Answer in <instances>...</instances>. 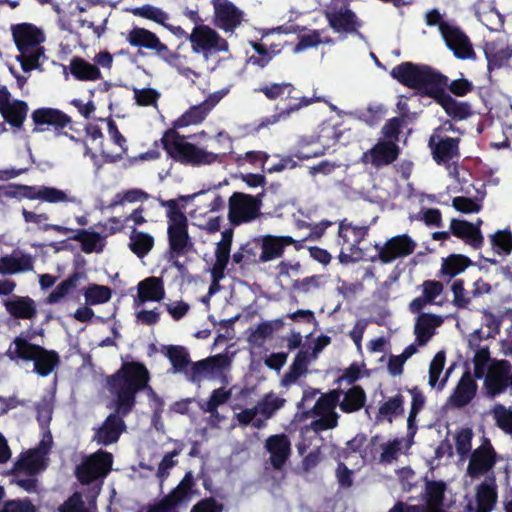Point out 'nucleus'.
<instances>
[{"label":"nucleus","instance_id":"ea45409f","mask_svg":"<svg viewBox=\"0 0 512 512\" xmlns=\"http://www.w3.org/2000/svg\"><path fill=\"white\" fill-rule=\"evenodd\" d=\"M107 128L109 135V139L107 141L113 144V149L103 147L101 154L108 161H116L117 159H120L126 152L127 142L126 139L120 134L113 121H107Z\"/></svg>","mask_w":512,"mask_h":512},{"label":"nucleus","instance_id":"0eeeda50","mask_svg":"<svg viewBox=\"0 0 512 512\" xmlns=\"http://www.w3.org/2000/svg\"><path fill=\"white\" fill-rule=\"evenodd\" d=\"M270 100L290 99L288 105L278 114L263 119L257 126V129L268 127L278 123L281 119H287L292 113L299 109L309 106L312 101L306 97H300L294 86L289 82L269 83L258 89Z\"/></svg>","mask_w":512,"mask_h":512},{"label":"nucleus","instance_id":"423d86ee","mask_svg":"<svg viewBox=\"0 0 512 512\" xmlns=\"http://www.w3.org/2000/svg\"><path fill=\"white\" fill-rule=\"evenodd\" d=\"M164 281L160 277L150 276L138 282L136 295L133 297L135 319L144 325H154L160 320L158 307L148 309V303H160L165 299Z\"/></svg>","mask_w":512,"mask_h":512},{"label":"nucleus","instance_id":"4468645a","mask_svg":"<svg viewBox=\"0 0 512 512\" xmlns=\"http://www.w3.org/2000/svg\"><path fill=\"white\" fill-rule=\"evenodd\" d=\"M366 236V228L353 226L350 223H341L339 226V237L342 239L339 261L347 264L357 261L362 254L358 247L359 243Z\"/></svg>","mask_w":512,"mask_h":512},{"label":"nucleus","instance_id":"f3484780","mask_svg":"<svg viewBox=\"0 0 512 512\" xmlns=\"http://www.w3.org/2000/svg\"><path fill=\"white\" fill-rule=\"evenodd\" d=\"M189 40L193 51L205 55L226 51L228 48L227 42L214 29L206 25L196 26L189 34Z\"/></svg>","mask_w":512,"mask_h":512},{"label":"nucleus","instance_id":"e433bc0d","mask_svg":"<svg viewBox=\"0 0 512 512\" xmlns=\"http://www.w3.org/2000/svg\"><path fill=\"white\" fill-rule=\"evenodd\" d=\"M101 490V484L96 483L91 491V494L87 496L86 501L82 499V496L75 493L68 501L60 506V512H96L95 499Z\"/></svg>","mask_w":512,"mask_h":512},{"label":"nucleus","instance_id":"4be33fe9","mask_svg":"<svg viewBox=\"0 0 512 512\" xmlns=\"http://www.w3.org/2000/svg\"><path fill=\"white\" fill-rule=\"evenodd\" d=\"M28 105L15 99L5 86H0V113L14 127H21L26 119Z\"/></svg>","mask_w":512,"mask_h":512},{"label":"nucleus","instance_id":"39448f33","mask_svg":"<svg viewBox=\"0 0 512 512\" xmlns=\"http://www.w3.org/2000/svg\"><path fill=\"white\" fill-rule=\"evenodd\" d=\"M11 32L19 51L17 59L24 72L37 69L45 59V49L42 46L46 36L44 31L31 23H19L11 26Z\"/></svg>","mask_w":512,"mask_h":512},{"label":"nucleus","instance_id":"79ce46f5","mask_svg":"<svg viewBox=\"0 0 512 512\" xmlns=\"http://www.w3.org/2000/svg\"><path fill=\"white\" fill-rule=\"evenodd\" d=\"M445 360H446L445 353L443 351H439L434 356V358L432 359V361L429 365L428 383L432 388L438 387L439 390H442L448 380V377L451 373V368H449L443 374Z\"/></svg>","mask_w":512,"mask_h":512},{"label":"nucleus","instance_id":"9d476101","mask_svg":"<svg viewBox=\"0 0 512 512\" xmlns=\"http://www.w3.org/2000/svg\"><path fill=\"white\" fill-rule=\"evenodd\" d=\"M163 143L167 152L175 159L191 165H206L217 160L218 155L187 142L174 132L166 133Z\"/></svg>","mask_w":512,"mask_h":512},{"label":"nucleus","instance_id":"b1692460","mask_svg":"<svg viewBox=\"0 0 512 512\" xmlns=\"http://www.w3.org/2000/svg\"><path fill=\"white\" fill-rule=\"evenodd\" d=\"M26 196L31 200H40L49 204H81V200L76 195L52 186L29 187Z\"/></svg>","mask_w":512,"mask_h":512},{"label":"nucleus","instance_id":"0e129e2a","mask_svg":"<svg viewBox=\"0 0 512 512\" xmlns=\"http://www.w3.org/2000/svg\"><path fill=\"white\" fill-rule=\"evenodd\" d=\"M473 432L469 428L460 429L454 436L455 448L457 453L466 457L472 448Z\"/></svg>","mask_w":512,"mask_h":512},{"label":"nucleus","instance_id":"c756f323","mask_svg":"<svg viewBox=\"0 0 512 512\" xmlns=\"http://www.w3.org/2000/svg\"><path fill=\"white\" fill-rule=\"evenodd\" d=\"M265 449L274 469H281L291 453V442L285 434H276L267 438Z\"/></svg>","mask_w":512,"mask_h":512},{"label":"nucleus","instance_id":"bf43d9fd","mask_svg":"<svg viewBox=\"0 0 512 512\" xmlns=\"http://www.w3.org/2000/svg\"><path fill=\"white\" fill-rule=\"evenodd\" d=\"M417 352L416 344L407 346L400 355L391 356L388 362V371L390 374L396 376L400 375L403 371L404 363Z\"/></svg>","mask_w":512,"mask_h":512},{"label":"nucleus","instance_id":"a18cd8bd","mask_svg":"<svg viewBox=\"0 0 512 512\" xmlns=\"http://www.w3.org/2000/svg\"><path fill=\"white\" fill-rule=\"evenodd\" d=\"M33 268L32 258L28 255L13 254L0 260V273L16 274L30 271Z\"/></svg>","mask_w":512,"mask_h":512},{"label":"nucleus","instance_id":"20e7f679","mask_svg":"<svg viewBox=\"0 0 512 512\" xmlns=\"http://www.w3.org/2000/svg\"><path fill=\"white\" fill-rule=\"evenodd\" d=\"M205 194L204 192H198L181 196L178 199L158 200L159 204L167 209V235L171 258L185 255L192 247L188 234V220L183 213L185 206L181 205L180 202H190Z\"/></svg>","mask_w":512,"mask_h":512},{"label":"nucleus","instance_id":"de8ad7c7","mask_svg":"<svg viewBox=\"0 0 512 512\" xmlns=\"http://www.w3.org/2000/svg\"><path fill=\"white\" fill-rule=\"evenodd\" d=\"M85 304L96 306L105 304L112 298V290L108 286L91 283L82 289Z\"/></svg>","mask_w":512,"mask_h":512},{"label":"nucleus","instance_id":"aec40b11","mask_svg":"<svg viewBox=\"0 0 512 512\" xmlns=\"http://www.w3.org/2000/svg\"><path fill=\"white\" fill-rule=\"evenodd\" d=\"M511 364L506 360L492 361L485 371V387L490 395L503 392L510 383Z\"/></svg>","mask_w":512,"mask_h":512},{"label":"nucleus","instance_id":"72a5a7b5","mask_svg":"<svg viewBox=\"0 0 512 512\" xmlns=\"http://www.w3.org/2000/svg\"><path fill=\"white\" fill-rule=\"evenodd\" d=\"M497 499L494 480L483 482L477 489L475 502H469L467 512H491Z\"/></svg>","mask_w":512,"mask_h":512},{"label":"nucleus","instance_id":"5701e85b","mask_svg":"<svg viewBox=\"0 0 512 512\" xmlns=\"http://www.w3.org/2000/svg\"><path fill=\"white\" fill-rule=\"evenodd\" d=\"M495 464V451L486 438L482 439L481 444L472 452L467 467V474L476 477L488 473Z\"/></svg>","mask_w":512,"mask_h":512},{"label":"nucleus","instance_id":"473e14b6","mask_svg":"<svg viewBox=\"0 0 512 512\" xmlns=\"http://www.w3.org/2000/svg\"><path fill=\"white\" fill-rule=\"evenodd\" d=\"M443 323V318L438 315L422 313L415 321L414 335L417 348L426 345Z\"/></svg>","mask_w":512,"mask_h":512},{"label":"nucleus","instance_id":"c9c22d12","mask_svg":"<svg viewBox=\"0 0 512 512\" xmlns=\"http://www.w3.org/2000/svg\"><path fill=\"white\" fill-rule=\"evenodd\" d=\"M476 391V382L472 375L469 372H466L461 377L453 394L449 397V403L455 407H463L474 398Z\"/></svg>","mask_w":512,"mask_h":512},{"label":"nucleus","instance_id":"393cba45","mask_svg":"<svg viewBox=\"0 0 512 512\" xmlns=\"http://www.w3.org/2000/svg\"><path fill=\"white\" fill-rule=\"evenodd\" d=\"M445 485L440 482L427 484V503L422 507L406 506L403 503L396 504L389 512H444L442 509V498Z\"/></svg>","mask_w":512,"mask_h":512},{"label":"nucleus","instance_id":"37998d69","mask_svg":"<svg viewBox=\"0 0 512 512\" xmlns=\"http://www.w3.org/2000/svg\"><path fill=\"white\" fill-rule=\"evenodd\" d=\"M71 74L79 81H97L102 74L95 64H91L82 58H74L69 64Z\"/></svg>","mask_w":512,"mask_h":512},{"label":"nucleus","instance_id":"412c9836","mask_svg":"<svg viewBox=\"0 0 512 512\" xmlns=\"http://www.w3.org/2000/svg\"><path fill=\"white\" fill-rule=\"evenodd\" d=\"M214 23L225 32H233L243 21V12L229 0H212Z\"/></svg>","mask_w":512,"mask_h":512},{"label":"nucleus","instance_id":"052dcab7","mask_svg":"<svg viewBox=\"0 0 512 512\" xmlns=\"http://www.w3.org/2000/svg\"><path fill=\"white\" fill-rule=\"evenodd\" d=\"M491 243L499 255L507 256L512 251V235L507 230L497 231L491 236Z\"/></svg>","mask_w":512,"mask_h":512},{"label":"nucleus","instance_id":"f03ea898","mask_svg":"<svg viewBox=\"0 0 512 512\" xmlns=\"http://www.w3.org/2000/svg\"><path fill=\"white\" fill-rule=\"evenodd\" d=\"M366 400L364 390L359 386H353L345 392L333 390L322 395L314 405L311 428L315 432H322L333 429L338 424V414L335 411L339 403L340 409L345 413H352L360 410Z\"/></svg>","mask_w":512,"mask_h":512},{"label":"nucleus","instance_id":"6e6d98bb","mask_svg":"<svg viewBox=\"0 0 512 512\" xmlns=\"http://www.w3.org/2000/svg\"><path fill=\"white\" fill-rule=\"evenodd\" d=\"M322 43L329 44L332 43V41L326 35H324V31L313 30L307 34H304L300 38L299 43L294 48V52L299 53L305 49L315 47Z\"/></svg>","mask_w":512,"mask_h":512},{"label":"nucleus","instance_id":"e2e57ef3","mask_svg":"<svg viewBox=\"0 0 512 512\" xmlns=\"http://www.w3.org/2000/svg\"><path fill=\"white\" fill-rule=\"evenodd\" d=\"M134 14L154 21L162 26H166V22L169 20V15L166 12L151 5H144L136 8L134 10Z\"/></svg>","mask_w":512,"mask_h":512},{"label":"nucleus","instance_id":"7ed1b4c3","mask_svg":"<svg viewBox=\"0 0 512 512\" xmlns=\"http://www.w3.org/2000/svg\"><path fill=\"white\" fill-rule=\"evenodd\" d=\"M149 373L140 363H125L108 379L117 414L126 415L134 405L135 395L147 386Z\"/></svg>","mask_w":512,"mask_h":512},{"label":"nucleus","instance_id":"774afa93","mask_svg":"<svg viewBox=\"0 0 512 512\" xmlns=\"http://www.w3.org/2000/svg\"><path fill=\"white\" fill-rule=\"evenodd\" d=\"M494 417L498 426L506 433L512 434V411L503 406L494 409Z\"/></svg>","mask_w":512,"mask_h":512},{"label":"nucleus","instance_id":"6e6552de","mask_svg":"<svg viewBox=\"0 0 512 512\" xmlns=\"http://www.w3.org/2000/svg\"><path fill=\"white\" fill-rule=\"evenodd\" d=\"M49 440H43L38 448L30 449L21 456L15 463V483L27 492L36 490V473L42 471L46 466V454L49 450Z\"/></svg>","mask_w":512,"mask_h":512},{"label":"nucleus","instance_id":"ddd939ff","mask_svg":"<svg viewBox=\"0 0 512 512\" xmlns=\"http://www.w3.org/2000/svg\"><path fill=\"white\" fill-rule=\"evenodd\" d=\"M230 368V360L226 355H216L194 363L187 372L188 378L193 382L220 379L226 381V372Z\"/></svg>","mask_w":512,"mask_h":512},{"label":"nucleus","instance_id":"4d7b16f0","mask_svg":"<svg viewBox=\"0 0 512 512\" xmlns=\"http://www.w3.org/2000/svg\"><path fill=\"white\" fill-rule=\"evenodd\" d=\"M469 259L463 255H451L443 260L442 272L454 277L462 273L469 265Z\"/></svg>","mask_w":512,"mask_h":512},{"label":"nucleus","instance_id":"dca6fc26","mask_svg":"<svg viewBox=\"0 0 512 512\" xmlns=\"http://www.w3.org/2000/svg\"><path fill=\"white\" fill-rule=\"evenodd\" d=\"M112 455L98 451L86 458L76 470V475L82 484H89L98 478L105 477L111 469Z\"/></svg>","mask_w":512,"mask_h":512},{"label":"nucleus","instance_id":"69168bd1","mask_svg":"<svg viewBox=\"0 0 512 512\" xmlns=\"http://www.w3.org/2000/svg\"><path fill=\"white\" fill-rule=\"evenodd\" d=\"M490 354L487 348H481L478 350L473 358L474 363V373L477 378H483L485 375V371L487 370V365L490 363Z\"/></svg>","mask_w":512,"mask_h":512},{"label":"nucleus","instance_id":"09e8293b","mask_svg":"<svg viewBox=\"0 0 512 512\" xmlns=\"http://www.w3.org/2000/svg\"><path fill=\"white\" fill-rule=\"evenodd\" d=\"M149 198L150 196L140 189L122 191L114 196L110 208L114 213H117L119 209H124L128 203H143Z\"/></svg>","mask_w":512,"mask_h":512},{"label":"nucleus","instance_id":"7c9ffc66","mask_svg":"<svg viewBox=\"0 0 512 512\" xmlns=\"http://www.w3.org/2000/svg\"><path fill=\"white\" fill-rule=\"evenodd\" d=\"M258 242L261 247L259 261L265 263L280 258L284 248L296 241L290 236L264 235L258 239Z\"/></svg>","mask_w":512,"mask_h":512},{"label":"nucleus","instance_id":"f704fd0d","mask_svg":"<svg viewBox=\"0 0 512 512\" xmlns=\"http://www.w3.org/2000/svg\"><path fill=\"white\" fill-rule=\"evenodd\" d=\"M429 144L433 151L434 159L438 163L449 161L458 154L457 139L450 137L442 138L439 134L435 132L430 137Z\"/></svg>","mask_w":512,"mask_h":512},{"label":"nucleus","instance_id":"338daca9","mask_svg":"<svg viewBox=\"0 0 512 512\" xmlns=\"http://www.w3.org/2000/svg\"><path fill=\"white\" fill-rule=\"evenodd\" d=\"M75 287V278L62 281L48 296L50 304L60 302Z\"/></svg>","mask_w":512,"mask_h":512},{"label":"nucleus","instance_id":"a19ab883","mask_svg":"<svg viewBox=\"0 0 512 512\" xmlns=\"http://www.w3.org/2000/svg\"><path fill=\"white\" fill-rule=\"evenodd\" d=\"M123 427L124 423L117 415H110L97 431L95 440L103 445L114 443L118 440Z\"/></svg>","mask_w":512,"mask_h":512},{"label":"nucleus","instance_id":"c85d7f7f","mask_svg":"<svg viewBox=\"0 0 512 512\" xmlns=\"http://www.w3.org/2000/svg\"><path fill=\"white\" fill-rule=\"evenodd\" d=\"M398 154L399 148L393 141H380L370 150L363 153L362 161L374 167H381L392 163Z\"/></svg>","mask_w":512,"mask_h":512},{"label":"nucleus","instance_id":"6ab92c4d","mask_svg":"<svg viewBox=\"0 0 512 512\" xmlns=\"http://www.w3.org/2000/svg\"><path fill=\"white\" fill-rule=\"evenodd\" d=\"M260 210V201L253 196L234 193L229 200V217L233 223L248 222Z\"/></svg>","mask_w":512,"mask_h":512},{"label":"nucleus","instance_id":"864d4df0","mask_svg":"<svg viewBox=\"0 0 512 512\" xmlns=\"http://www.w3.org/2000/svg\"><path fill=\"white\" fill-rule=\"evenodd\" d=\"M208 112L209 107H206L203 103L193 106L175 121V126L181 128L198 124L206 117Z\"/></svg>","mask_w":512,"mask_h":512},{"label":"nucleus","instance_id":"a878e982","mask_svg":"<svg viewBox=\"0 0 512 512\" xmlns=\"http://www.w3.org/2000/svg\"><path fill=\"white\" fill-rule=\"evenodd\" d=\"M416 243L406 234L389 239L379 250L383 263H390L397 258L409 256L414 252Z\"/></svg>","mask_w":512,"mask_h":512},{"label":"nucleus","instance_id":"603ef678","mask_svg":"<svg viewBox=\"0 0 512 512\" xmlns=\"http://www.w3.org/2000/svg\"><path fill=\"white\" fill-rule=\"evenodd\" d=\"M410 448V443L404 438L394 439L382 445L380 461L391 463Z\"/></svg>","mask_w":512,"mask_h":512},{"label":"nucleus","instance_id":"a211bd4d","mask_svg":"<svg viewBox=\"0 0 512 512\" xmlns=\"http://www.w3.org/2000/svg\"><path fill=\"white\" fill-rule=\"evenodd\" d=\"M126 41L133 47L146 48L154 50L157 55L165 61L170 62L174 55L168 47L163 44L157 35L150 30L140 27H134L126 33Z\"/></svg>","mask_w":512,"mask_h":512},{"label":"nucleus","instance_id":"f8f14e48","mask_svg":"<svg viewBox=\"0 0 512 512\" xmlns=\"http://www.w3.org/2000/svg\"><path fill=\"white\" fill-rule=\"evenodd\" d=\"M284 400L275 394H267L255 407L247 408L235 417L240 425H252L257 429L265 426L266 421L282 407Z\"/></svg>","mask_w":512,"mask_h":512},{"label":"nucleus","instance_id":"9b49d317","mask_svg":"<svg viewBox=\"0 0 512 512\" xmlns=\"http://www.w3.org/2000/svg\"><path fill=\"white\" fill-rule=\"evenodd\" d=\"M427 25H439V31L446 45L460 59H471L475 53L469 38L457 27L442 22L438 11L433 10L426 14Z\"/></svg>","mask_w":512,"mask_h":512},{"label":"nucleus","instance_id":"4c0bfd02","mask_svg":"<svg viewBox=\"0 0 512 512\" xmlns=\"http://www.w3.org/2000/svg\"><path fill=\"white\" fill-rule=\"evenodd\" d=\"M231 243H232V231L225 230L222 233V239L217 244V248H216V252H215L216 261L212 268V275H213L215 282L223 277L224 270H225L228 260H229Z\"/></svg>","mask_w":512,"mask_h":512},{"label":"nucleus","instance_id":"2f4dec72","mask_svg":"<svg viewBox=\"0 0 512 512\" xmlns=\"http://www.w3.org/2000/svg\"><path fill=\"white\" fill-rule=\"evenodd\" d=\"M192 484V476L188 473L170 495L151 505L147 512H178L177 505L186 498Z\"/></svg>","mask_w":512,"mask_h":512},{"label":"nucleus","instance_id":"c03bdc74","mask_svg":"<svg viewBox=\"0 0 512 512\" xmlns=\"http://www.w3.org/2000/svg\"><path fill=\"white\" fill-rule=\"evenodd\" d=\"M7 311L16 318L30 319L36 314L34 301L29 297L14 296L5 301Z\"/></svg>","mask_w":512,"mask_h":512},{"label":"nucleus","instance_id":"3c124183","mask_svg":"<svg viewBox=\"0 0 512 512\" xmlns=\"http://www.w3.org/2000/svg\"><path fill=\"white\" fill-rule=\"evenodd\" d=\"M72 239L81 243L82 250L85 253L100 252L104 247L103 237L96 232L80 230Z\"/></svg>","mask_w":512,"mask_h":512},{"label":"nucleus","instance_id":"13d9d810","mask_svg":"<svg viewBox=\"0 0 512 512\" xmlns=\"http://www.w3.org/2000/svg\"><path fill=\"white\" fill-rule=\"evenodd\" d=\"M404 399L400 394L389 398L379 408V415L389 422L403 411Z\"/></svg>","mask_w":512,"mask_h":512},{"label":"nucleus","instance_id":"f257e3e1","mask_svg":"<svg viewBox=\"0 0 512 512\" xmlns=\"http://www.w3.org/2000/svg\"><path fill=\"white\" fill-rule=\"evenodd\" d=\"M391 75L406 86L436 99L449 115L462 116L458 103L445 93L448 78L431 67L405 62L394 67Z\"/></svg>","mask_w":512,"mask_h":512},{"label":"nucleus","instance_id":"8fccbe9b","mask_svg":"<svg viewBox=\"0 0 512 512\" xmlns=\"http://www.w3.org/2000/svg\"><path fill=\"white\" fill-rule=\"evenodd\" d=\"M154 246V238L152 235L133 230L130 235L129 248L139 258L145 257Z\"/></svg>","mask_w":512,"mask_h":512},{"label":"nucleus","instance_id":"58836bf2","mask_svg":"<svg viewBox=\"0 0 512 512\" xmlns=\"http://www.w3.org/2000/svg\"><path fill=\"white\" fill-rule=\"evenodd\" d=\"M482 220L478 219L475 224L468 223L464 220L454 219L451 221L450 228L452 232L460 238L465 239L469 244L477 247L483 241L480 232Z\"/></svg>","mask_w":512,"mask_h":512},{"label":"nucleus","instance_id":"2eb2a0df","mask_svg":"<svg viewBox=\"0 0 512 512\" xmlns=\"http://www.w3.org/2000/svg\"><path fill=\"white\" fill-rule=\"evenodd\" d=\"M325 17L336 33H352L358 28L357 18L348 8L347 0H331L325 9Z\"/></svg>","mask_w":512,"mask_h":512},{"label":"nucleus","instance_id":"49530a36","mask_svg":"<svg viewBox=\"0 0 512 512\" xmlns=\"http://www.w3.org/2000/svg\"><path fill=\"white\" fill-rule=\"evenodd\" d=\"M32 120L36 125H54L63 127L69 118L60 110L54 108H39L32 113Z\"/></svg>","mask_w":512,"mask_h":512},{"label":"nucleus","instance_id":"680f3d73","mask_svg":"<svg viewBox=\"0 0 512 512\" xmlns=\"http://www.w3.org/2000/svg\"><path fill=\"white\" fill-rule=\"evenodd\" d=\"M273 327L270 323H261L250 329L248 342L254 347H261L272 336Z\"/></svg>","mask_w":512,"mask_h":512},{"label":"nucleus","instance_id":"1a4fd4ad","mask_svg":"<svg viewBox=\"0 0 512 512\" xmlns=\"http://www.w3.org/2000/svg\"><path fill=\"white\" fill-rule=\"evenodd\" d=\"M7 354L11 359L19 358L25 361H33L34 371L41 376L49 375L59 361L58 355L54 351H47L22 338L14 340Z\"/></svg>","mask_w":512,"mask_h":512},{"label":"nucleus","instance_id":"cd10ccee","mask_svg":"<svg viewBox=\"0 0 512 512\" xmlns=\"http://www.w3.org/2000/svg\"><path fill=\"white\" fill-rule=\"evenodd\" d=\"M337 141V132L334 127L327 125L322 127L317 140L312 141L308 146H302L296 156L299 159H310L322 155L325 150L334 146Z\"/></svg>","mask_w":512,"mask_h":512},{"label":"nucleus","instance_id":"5fc2aeb1","mask_svg":"<svg viewBox=\"0 0 512 512\" xmlns=\"http://www.w3.org/2000/svg\"><path fill=\"white\" fill-rule=\"evenodd\" d=\"M167 356L175 373L185 372L187 374V372H189V369H187L189 364V354L183 347H169L167 350Z\"/></svg>","mask_w":512,"mask_h":512},{"label":"nucleus","instance_id":"bb28decb","mask_svg":"<svg viewBox=\"0 0 512 512\" xmlns=\"http://www.w3.org/2000/svg\"><path fill=\"white\" fill-rule=\"evenodd\" d=\"M484 52L488 61V68H498L512 57V49L507 43L504 34H498L493 38H487Z\"/></svg>","mask_w":512,"mask_h":512}]
</instances>
